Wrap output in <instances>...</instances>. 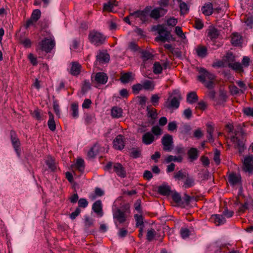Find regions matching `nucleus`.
Masks as SVG:
<instances>
[{"label": "nucleus", "instance_id": "obj_48", "mask_svg": "<svg viewBox=\"0 0 253 253\" xmlns=\"http://www.w3.org/2000/svg\"><path fill=\"white\" fill-rule=\"evenodd\" d=\"M41 15V11L39 9H35L33 11L30 17L35 20V21H37L40 19Z\"/></svg>", "mask_w": 253, "mask_h": 253}, {"label": "nucleus", "instance_id": "obj_14", "mask_svg": "<svg viewBox=\"0 0 253 253\" xmlns=\"http://www.w3.org/2000/svg\"><path fill=\"white\" fill-rule=\"evenodd\" d=\"M110 59L109 55L105 52H99L96 55V63L99 64L105 63L109 62Z\"/></svg>", "mask_w": 253, "mask_h": 253}, {"label": "nucleus", "instance_id": "obj_21", "mask_svg": "<svg viewBox=\"0 0 253 253\" xmlns=\"http://www.w3.org/2000/svg\"><path fill=\"white\" fill-rule=\"evenodd\" d=\"M228 181L231 185H235L241 182V176L240 174L232 173L228 176Z\"/></svg>", "mask_w": 253, "mask_h": 253}, {"label": "nucleus", "instance_id": "obj_27", "mask_svg": "<svg viewBox=\"0 0 253 253\" xmlns=\"http://www.w3.org/2000/svg\"><path fill=\"white\" fill-rule=\"evenodd\" d=\"M197 55L201 58L205 57L207 55V48L206 46L199 45L196 48Z\"/></svg>", "mask_w": 253, "mask_h": 253}, {"label": "nucleus", "instance_id": "obj_4", "mask_svg": "<svg viewBox=\"0 0 253 253\" xmlns=\"http://www.w3.org/2000/svg\"><path fill=\"white\" fill-rule=\"evenodd\" d=\"M152 30L154 31H157L159 34V36L155 39L156 41L165 42L169 40L170 33L169 31H167L166 28L164 25L159 24L154 26L153 27Z\"/></svg>", "mask_w": 253, "mask_h": 253}, {"label": "nucleus", "instance_id": "obj_35", "mask_svg": "<svg viewBox=\"0 0 253 253\" xmlns=\"http://www.w3.org/2000/svg\"><path fill=\"white\" fill-rule=\"evenodd\" d=\"M147 115L148 117L153 120H156L157 118L158 114L157 110L155 108H150L149 106L147 107Z\"/></svg>", "mask_w": 253, "mask_h": 253}, {"label": "nucleus", "instance_id": "obj_41", "mask_svg": "<svg viewBox=\"0 0 253 253\" xmlns=\"http://www.w3.org/2000/svg\"><path fill=\"white\" fill-rule=\"evenodd\" d=\"M218 32L215 28H212L209 30L208 32V37L211 39H216L218 36Z\"/></svg>", "mask_w": 253, "mask_h": 253}, {"label": "nucleus", "instance_id": "obj_9", "mask_svg": "<svg viewBox=\"0 0 253 253\" xmlns=\"http://www.w3.org/2000/svg\"><path fill=\"white\" fill-rule=\"evenodd\" d=\"M92 83L99 84H104L108 81V76L104 72H98L95 74H92L91 76Z\"/></svg>", "mask_w": 253, "mask_h": 253}, {"label": "nucleus", "instance_id": "obj_54", "mask_svg": "<svg viewBox=\"0 0 253 253\" xmlns=\"http://www.w3.org/2000/svg\"><path fill=\"white\" fill-rule=\"evenodd\" d=\"M177 127V123L175 121L170 122L168 124V129L170 131H173Z\"/></svg>", "mask_w": 253, "mask_h": 253}, {"label": "nucleus", "instance_id": "obj_57", "mask_svg": "<svg viewBox=\"0 0 253 253\" xmlns=\"http://www.w3.org/2000/svg\"><path fill=\"white\" fill-rule=\"evenodd\" d=\"M159 99L160 97L157 94H153L151 97V101L155 106L158 104Z\"/></svg>", "mask_w": 253, "mask_h": 253}, {"label": "nucleus", "instance_id": "obj_40", "mask_svg": "<svg viewBox=\"0 0 253 253\" xmlns=\"http://www.w3.org/2000/svg\"><path fill=\"white\" fill-rule=\"evenodd\" d=\"M132 73L131 72H128L123 74L120 78L121 81L123 83H128L131 78Z\"/></svg>", "mask_w": 253, "mask_h": 253}, {"label": "nucleus", "instance_id": "obj_6", "mask_svg": "<svg viewBox=\"0 0 253 253\" xmlns=\"http://www.w3.org/2000/svg\"><path fill=\"white\" fill-rule=\"evenodd\" d=\"M113 216L114 223L117 228H118L119 224L125 223L127 221V216L126 212L120 209H117L114 211H113Z\"/></svg>", "mask_w": 253, "mask_h": 253}, {"label": "nucleus", "instance_id": "obj_39", "mask_svg": "<svg viewBox=\"0 0 253 253\" xmlns=\"http://www.w3.org/2000/svg\"><path fill=\"white\" fill-rule=\"evenodd\" d=\"M72 115L74 118H77L79 116L78 104L74 102L71 105Z\"/></svg>", "mask_w": 253, "mask_h": 253}, {"label": "nucleus", "instance_id": "obj_59", "mask_svg": "<svg viewBox=\"0 0 253 253\" xmlns=\"http://www.w3.org/2000/svg\"><path fill=\"white\" fill-rule=\"evenodd\" d=\"M213 160L217 165H219L220 164V151L217 149H216L214 152Z\"/></svg>", "mask_w": 253, "mask_h": 253}, {"label": "nucleus", "instance_id": "obj_38", "mask_svg": "<svg viewBox=\"0 0 253 253\" xmlns=\"http://www.w3.org/2000/svg\"><path fill=\"white\" fill-rule=\"evenodd\" d=\"M191 129V126L187 124H184L179 128L180 133L183 135L187 134L190 132Z\"/></svg>", "mask_w": 253, "mask_h": 253}, {"label": "nucleus", "instance_id": "obj_11", "mask_svg": "<svg viewBox=\"0 0 253 253\" xmlns=\"http://www.w3.org/2000/svg\"><path fill=\"white\" fill-rule=\"evenodd\" d=\"M167 12V9L161 7H156L150 10L149 17L155 20H158L166 15Z\"/></svg>", "mask_w": 253, "mask_h": 253}, {"label": "nucleus", "instance_id": "obj_20", "mask_svg": "<svg viewBox=\"0 0 253 253\" xmlns=\"http://www.w3.org/2000/svg\"><path fill=\"white\" fill-rule=\"evenodd\" d=\"M201 11L206 16L211 15L213 11V5L211 2L207 3L202 7Z\"/></svg>", "mask_w": 253, "mask_h": 253}, {"label": "nucleus", "instance_id": "obj_22", "mask_svg": "<svg viewBox=\"0 0 253 253\" xmlns=\"http://www.w3.org/2000/svg\"><path fill=\"white\" fill-rule=\"evenodd\" d=\"M45 163L51 171H54L56 170L57 168L56 163L55 159L51 156H48L47 157L45 161Z\"/></svg>", "mask_w": 253, "mask_h": 253}, {"label": "nucleus", "instance_id": "obj_62", "mask_svg": "<svg viewBox=\"0 0 253 253\" xmlns=\"http://www.w3.org/2000/svg\"><path fill=\"white\" fill-rule=\"evenodd\" d=\"M78 205L79 207L84 208L87 206L88 202L85 199L81 198L79 200Z\"/></svg>", "mask_w": 253, "mask_h": 253}, {"label": "nucleus", "instance_id": "obj_8", "mask_svg": "<svg viewBox=\"0 0 253 253\" xmlns=\"http://www.w3.org/2000/svg\"><path fill=\"white\" fill-rule=\"evenodd\" d=\"M41 49L46 53H49L55 46V43L54 40L44 38L39 43Z\"/></svg>", "mask_w": 253, "mask_h": 253}, {"label": "nucleus", "instance_id": "obj_55", "mask_svg": "<svg viewBox=\"0 0 253 253\" xmlns=\"http://www.w3.org/2000/svg\"><path fill=\"white\" fill-rule=\"evenodd\" d=\"M175 32L176 34L181 39H185V36L183 33L181 28L179 26H176L175 28Z\"/></svg>", "mask_w": 253, "mask_h": 253}, {"label": "nucleus", "instance_id": "obj_33", "mask_svg": "<svg viewBox=\"0 0 253 253\" xmlns=\"http://www.w3.org/2000/svg\"><path fill=\"white\" fill-rule=\"evenodd\" d=\"M115 0H110L107 3H104L103 10L112 12L113 11L112 9L114 8V6L116 5L115 3Z\"/></svg>", "mask_w": 253, "mask_h": 253}, {"label": "nucleus", "instance_id": "obj_23", "mask_svg": "<svg viewBox=\"0 0 253 253\" xmlns=\"http://www.w3.org/2000/svg\"><path fill=\"white\" fill-rule=\"evenodd\" d=\"M188 158L190 162L196 160L199 156L198 150L195 148H191L187 152Z\"/></svg>", "mask_w": 253, "mask_h": 253}, {"label": "nucleus", "instance_id": "obj_50", "mask_svg": "<svg viewBox=\"0 0 253 253\" xmlns=\"http://www.w3.org/2000/svg\"><path fill=\"white\" fill-rule=\"evenodd\" d=\"M96 147L97 146L94 145L89 150L87 153V157L88 158H93L96 155L97 153Z\"/></svg>", "mask_w": 253, "mask_h": 253}, {"label": "nucleus", "instance_id": "obj_52", "mask_svg": "<svg viewBox=\"0 0 253 253\" xmlns=\"http://www.w3.org/2000/svg\"><path fill=\"white\" fill-rule=\"evenodd\" d=\"M180 233L183 239H185L189 237L190 231L189 229L186 228H181L180 230Z\"/></svg>", "mask_w": 253, "mask_h": 253}, {"label": "nucleus", "instance_id": "obj_56", "mask_svg": "<svg viewBox=\"0 0 253 253\" xmlns=\"http://www.w3.org/2000/svg\"><path fill=\"white\" fill-rule=\"evenodd\" d=\"M245 23L248 27L252 28L253 27V16L247 17L245 19Z\"/></svg>", "mask_w": 253, "mask_h": 253}, {"label": "nucleus", "instance_id": "obj_15", "mask_svg": "<svg viewBox=\"0 0 253 253\" xmlns=\"http://www.w3.org/2000/svg\"><path fill=\"white\" fill-rule=\"evenodd\" d=\"M210 220L217 226L223 224L226 222V219L222 214L212 215Z\"/></svg>", "mask_w": 253, "mask_h": 253}, {"label": "nucleus", "instance_id": "obj_16", "mask_svg": "<svg viewBox=\"0 0 253 253\" xmlns=\"http://www.w3.org/2000/svg\"><path fill=\"white\" fill-rule=\"evenodd\" d=\"M11 136V141L13 147H14L15 151L18 156L20 155V150H19V146H20V141L18 138L16 137L14 132H10Z\"/></svg>", "mask_w": 253, "mask_h": 253}, {"label": "nucleus", "instance_id": "obj_3", "mask_svg": "<svg viewBox=\"0 0 253 253\" xmlns=\"http://www.w3.org/2000/svg\"><path fill=\"white\" fill-rule=\"evenodd\" d=\"M104 170L109 171L110 172L113 171L120 177L125 178L126 176V172L125 168L119 163H113L109 162L104 168Z\"/></svg>", "mask_w": 253, "mask_h": 253}, {"label": "nucleus", "instance_id": "obj_36", "mask_svg": "<svg viewBox=\"0 0 253 253\" xmlns=\"http://www.w3.org/2000/svg\"><path fill=\"white\" fill-rule=\"evenodd\" d=\"M182 157L180 156H175L172 155H169L166 159V162L167 163H169L171 162H177L178 163H181L182 161Z\"/></svg>", "mask_w": 253, "mask_h": 253}, {"label": "nucleus", "instance_id": "obj_44", "mask_svg": "<svg viewBox=\"0 0 253 253\" xmlns=\"http://www.w3.org/2000/svg\"><path fill=\"white\" fill-rule=\"evenodd\" d=\"M76 167L78 170L83 172L84 170V161L82 159H78L76 164Z\"/></svg>", "mask_w": 253, "mask_h": 253}, {"label": "nucleus", "instance_id": "obj_34", "mask_svg": "<svg viewBox=\"0 0 253 253\" xmlns=\"http://www.w3.org/2000/svg\"><path fill=\"white\" fill-rule=\"evenodd\" d=\"M185 178L186 180L184 181L183 186L185 188H190L191 187H192L194 185L195 183L194 178H193L191 177H190L188 174L186 176Z\"/></svg>", "mask_w": 253, "mask_h": 253}, {"label": "nucleus", "instance_id": "obj_5", "mask_svg": "<svg viewBox=\"0 0 253 253\" xmlns=\"http://www.w3.org/2000/svg\"><path fill=\"white\" fill-rule=\"evenodd\" d=\"M152 9L151 6H147L143 10H136L130 13V16L135 18H139L142 23L147 22L149 20V13Z\"/></svg>", "mask_w": 253, "mask_h": 253}, {"label": "nucleus", "instance_id": "obj_24", "mask_svg": "<svg viewBox=\"0 0 253 253\" xmlns=\"http://www.w3.org/2000/svg\"><path fill=\"white\" fill-rule=\"evenodd\" d=\"M154 139V135L150 132L145 133L142 136V142L146 145L151 144Z\"/></svg>", "mask_w": 253, "mask_h": 253}, {"label": "nucleus", "instance_id": "obj_13", "mask_svg": "<svg viewBox=\"0 0 253 253\" xmlns=\"http://www.w3.org/2000/svg\"><path fill=\"white\" fill-rule=\"evenodd\" d=\"M125 139L123 135H117L113 141V147L115 149L122 150L125 146Z\"/></svg>", "mask_w": 253, "mask_h": 253}, {"label": "nucleus", "instance_id": "obj_64", "mask_svg": "<svg viewBox=\"0 0 253 253\" xmlns=\"http://www.w3.org/2000/svg\"><path fill=\"white\" fill-rule=\"evenodd\" d=\"M244 114L248 116L253 117V108L247 107L244 109Z\"/></svg>", "mask_w": 253, "mask_h": 253}, {"label": "nucleus", "instance_id": "obj_42", "mask_svg": "<svg viewBox=\"0 0 253 253\" xmlns=\"http://www.w3.org/2000/svg\"><path fill=\"white\" fill-rule=\"evenodd\" d=\"M153 72L155 74H160L162 73L163 67L159 62H155L153 65Z\"/></svg>", "mask_w": 253, "mask_h": 253}, {"label": "nucleus", "instance_id": "obj_45", "mask_svg": "<svg viewBox=\"0 0 253 253\" xmlns=\"http://www.w3.org/2000/svg\"><path fill=\"white\" fill-rule=\"evenodd\" d=\"M180 12L182 14L187 13L189 10V7L185 2H181L179 4Z\"/></svg>", "mask_w": 253, "mask_h": 253}, {"label": "nucleus", "instance_id": "obj_30", "mask_svg": "<svg viewBox=\"0 0 253 253\" xmlns=\"http://www.w3.org/2000/svg\"><path fill=\"white\" fill-rule=\"evenodd\" d=\"M123 110L118 107H113L111 110V115L113 118H119L122 116Z\"/></svg>", "mask_w": 253, "mask_h": 253}, {"label": "nucleus", "instance_id": "obj_18", "mask_svg": "<svg viewBox=\"0 0 253 253\" xmlns=\"http://www.w3.org/2000/svg\"><path fill=\"white\" fill-rule=\"evenodd\" d=\"M92 209L99 217L103 216L102 205L100 200L95 202L92 205Z\"/></svg>", "mask_w": 253, "mask_h": 253}, {"label": "nucleus", "instance_id": "obj_53", "mask_svg": "<svg viewBox=\"0 0 253 253\" xmlns=\"http://www.w3.org/2000/svg\"><path fill=\"white\" fill-rule=\"evenodd\" d=\"M141 53H142V57L144 60H147L148 59H152L153 57L152 53H151L150 52L146 51V50L142 51Z\"/></svg>", "mask_w": 253, "mask_h": 253}, {"label": "nucleus", "instance_id": "obj_43", "mask_svg": "<svg viewBox=\"0 0 253 253\" xmlns=\"http://www.w3.org/2000/svg\"><path fill=\"white\" fill-rule=\"evenodd\" d=\"M188 174L185 172H183L181 170L174 173V178L176 179L180 180L185 178Z\"/></svg>", "mask_w": 253, "mask_h": 253}, {"label": "nucleus", "instance_id": "obj_32", "mask_svg": "<svg viewBox=\"0 0 253 253\" xmlns=\"http://www.w3.org/2000/svg\"><path fill=\"white\" fill-rule=\"evenodd\" d=\"M143 88L145 90H152L154 89L155 84L154 82L150 80H145L142 83Z\"/></svg>", "mask_w": 253, "mask_h": 253}, {"label": "nucleus", "instance_id": "obj_2", "mask_svg": "<svg viewBox=\"0 0 253 253\" xmlns=\"http://www.w3.org/2000/svg\"><path fill=\"white\" fill-rule=\"evenodd\" d=\"M169 94V97L164 103L165 107L168 109H177L179 106L180 101L182 99L179 90L175 89Z\"/></svg>", "mask_w": 253, "mask_h": 253}, {"label": "nucleus", "instance_id": "obj_58", "mask_svg": "<svg viewBox=\"0 0 253 253\" xmlns=\"http://www.w3.org/2000/svg\"><path fill=\"white\" fill-rule=\"evenodd\" d=\"M28 58L33 66H36L38 64L37 58L32 53H30L28 55Z\"/></svg>", "mask_w": 253, "mask_h": 253}, {"label": "nucleus", "instance_id": "obj_60", "mask_svg": "<svg viewBox=\"0 0 253 253\" xmlns=\"http://www.w3.org/2000/svg\"><path fill=\"white\" fill-rule=\"evenodd\" d=\"M93 220L88 216H85V226L86 228H89L91 226L93 225Z\"/></svg>", "mask_w": 253, "mask_h": 253}, {"label": "nucleus", "instance_id": "obj_29", "mask_svg": "<svg viewBox=\"0 0 253 253\" xmlns=\"http://www.w3.org/2000/svg\"><path fill=\"white\" fill-rule=\"evenodd\" d=\"M49 120L47 122V125L49 129L51 131H54L56 129V125L54 119V116L51 112H48Z\"/></svg>", "mask_w": 253, "mask_h": 253}, {"label": "nucleus", "instance_id": "obj_10", "mask_svg": "<svg viewBox=\"0 0 253 253\" xmlns=\"http://www.w3.org/2000/svg\"><path fill=\"white\" fill-rule=\"evenodd\" d=\"M162 144L163 145V150L166 151H171L173 148V138L172 135L165 134L162 138Z\"/></svg>", "mask_w": 253, "mask_h": 253}, {"label": "nucleus", "instance_id": "obj_26", "mask_svg": "<svg viewBox=\"0 0 253 253\" xmlns=\"http://www.w3.org/2000/svg\"><path fill=\"white\" fill-rule=\"evenodd\" d=\"M30 114L33 118L36 119L38 121L41 122L44 120V116L42 113V111L38 109H35L33 111H31Z\"/></svg>", "mask_w": 253, "mask_h": 253}, {"label": "nucleus", "instance_id": "obj_63", "mask_svg": "<svg viewBox=\"0 0 253 253\" xmlns=\"http://www.w3.org/2000/svg\"><path fill=\"white\" fill-rule=\"evenodd\" d=\"M207 107V104L204 101H201L197 104L196 108L201 110H205Z\"/></svg>", "mask_w": 253, "mask_h": 253}, {"label": "nucleus", "instance_id": "obj_61", "mask_svg": "<svg viewBox=\"0 0 253 253\" xmlns=\"http://www.w3.org/2000/svg\"><path fill=\"white\" fill-rule=\"evenodd\" d=\"M172 200L176 203H179L181 201L180 195L177 192H174L172 195Z\"/></svg>", "mask_w": 253, "mask_h": 253}, {"label": "nucleus", "instance_id": "obj_47", "mask_svg": "<svg viewBox=\"0 0 253 253\" xmlns=\"http://www.w3.org/2000/svg\"><path fill=\"white\" fill-rule=\"evenodd\" d=\"M143 89L142 84H134L132 86V89L133 92L137 94H138L139 91Z\"/></svg>", "mask_w": 253, "mask_h": 253}, {"label": "nucleus", "instance_id": "obj_17", "mask_svg": "<svg viewBox=\"0 0 253 253\" xmlns=\"http://www.w3.org/2000/svg\"><path fill=\"white\" fill-rule=\"evenodd\" d=\"M232 140L235 144V148L238 149L240 153H242L244 152L246 147L243 141L240 140L238 137L236 136L232 137Z\"/></svg>", "mask_w": 253, "mask_h": 253}, {"label": "nucleus", "instance_id": "obj_31", "mask_svg": "<svg viewBox=\"0 0 253 253\" xmlns=\"http://www.w3.org/2000/svg\"><path fill=\"white\" fill-rule=\"evenodd\" d=\"M198 100V97L194 91L191 92L187 95L186 100L189 104H193Z\"/></svg>", "mask_w": 253, "mask_h": 253}, {"label": "nucleus", "instance_id": "obj_19", "mask_svg": "<svg viewBox=\"0 0 253 253\" xmlns=\"http://www.w3.org/2000/svg\"><path fill=\"white\" fill-rule=\"evenodd\" d=\"M158 191L159 194L164 196H169L171 192L170 186L165 183L158 187Z\"/></svg>", "mask_w": 253, "mask_h": 253}, {"label": "nucleus", "instance_id": "obj_46", "mask_svg": "<svg viewBox=\"0 0 253 253\" xmlns=\"http://www.w3.org/2000/svg\"><path fill=\"white\" fill-rule=\"evenodd\" d=\"M134 217L136 220V226H144L143 225V218L141 215L135 214Z\"/></svg>", "mask_w": 253, "mask_h": 253}, {"label": "nucleus", "instance_id": "obj_25", "mask_svg": "<svg viewBox=\"0 0 253 253\" xmlns=\"http://www.w3.org/2000/svg\"><path fill=\"white\" fill-rule=\"evenodd\" d=\"M82 66L77 62H73L70 69V74L73 76H78L81 72Z\"/></svg>", "mask_w": 253, "mask_h": 253}, {"label": "nucleus", "instance_id": "obj_12", "mask_svg": "<svg viewBox=\"0 0 253 253\" xmlns=\"http://www.w3.org/2000/svg\"><path fill=\"white\" fill-rule=\"evenodd\" d=\"M243 169L246 172H249L250 173L253 172V156H248L244 159Z\"/></svg>", "mask_w": 253, "mask_h": 253}, {"label": "nucleus", "instance_id": "obj_51", "mask_svg": "<svg viewBox=\"0 0 253 253\" xmlns=\"http://www.w3.org/2000/svg\"><path fill=\"white\" fill-rule=\"evenodd\" d=\"M229 67L232 68L233 69L238 71H241L243 69L241 63L239 62H235L233 63H229Z\"/></svg>", "mask_w": 253, "mask_h": 253}, {"label": "nucleus", "instance_id": "obj_1", "mask_svg": "<svg viewBox=\"0 0 253 253\" xmlns=\"http://www.w3.org/2000/svg\"><path fill=\"white\" fill-rule=\"evenodd\" d=\"M199 75L198 76V80L203 83L204 85L209 89L213 88L215 76L203 68L199 70Z\"/></svg>", "mask_w": 253, "mask_h": 253}, {"label": "nucleus", "instance_id": "obj_49", "mask_svg": "<svg viewBox=\"0 0 253 253\" xmlns=\"http://www.w3.org/2000/svg\"><path fill=\"white\" fill-rule=\"evenodd\" d=\"M130 156L135 159L140 157L141 156V150L138 148H132L131 150Z\"/></svg>", "mask_w": 253, "mask_h": 253}, {"label": "nucleus", "instance_id": "obj_7", "mask_svg": "<svg viewBox=\"0 0 253 253\" xmlns=\"http://www.w3.org/2000/svg\"><path fill=\"white\" fill-rule=\"evenodd\" d=\"M88 40L94 45L99 46L104 43L105 37L101 33L93 31L89 33Z\"/></svg>", "mask_w": 253, "mask_h": 253}, {"label": "nucleus", "instance_id": "obj_28", "mask_svg": "<svg viewBox=\"0 0 253 253\" xmlns=\"http://www.w3.org/2000/svg\"><path fill=\"white\" fill-rule=\"evenodd\" d=\"M242 36L238 33L232 34L231 38V43L234 46L240 45L242 43Z\"/></svg>", "mask_w": 253, "mask_h": 253}, {"label": "nucleus", "instance_id": "obj_37", "mask_svg": "<svg viewBox=\"0 0 253 253\" xmlns=\"http://www.w3.org/2000/svg\"><path fill=\"white\" fill-rule=\"evenodd\" d=\"M156 235V232L154 229L150 228L147 229V240L151 242L152 241Z\"/></svg>", "mask_w": 253, "mask_h": 253}]
</instances>
